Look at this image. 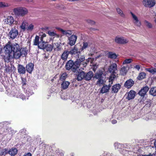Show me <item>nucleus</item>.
Returning a JSON list of instances; mask_svg holds the SVG:
<instances>
[{
    "label": "nucleus",
    "instance_id": "4468645a",
    "mask_svg": "<svg viewBox=\"0 0 156 156\" xmlns=\"http://www.w3.org/2000/svg\"><path fill=\"white\" fill-rule=\"evenodd\" d=\"M69 52L72 55H76L77 56H78L80 53V51H78V48L76 45L74 46L73 48H72L70 51H69Z\"/></svg>",
    "mask_w": 156,
    "mask_h": 156
},
{
    "label": "nucleus",
    "instance_id": "c756f323",
    "mask_svg": "<svg viewBox=\"0 0 156 156\" xmlns=\"http://www.w3.org/2000/svg\"><path fill=\"white\" fill-rule=\"evenodd\" d=\"M27 50L25 48H20V57L21 56L24 57L27 54Z\"/></svg>",
    "mask_w": 156,
    "mask_h": 156
},
{
    "label": "nucleus",
    "instance_id": "c85d7f7f",
    "mask_svg": "<svg viewBox=\"0 0 156 156\" xmlns=\"http://www.w3.org/2000/svg\"><path fill=\"white\" fill-rule=\"evenodd\" d=\"M28 26V23L26 20H23L20 26V28L23 31H24L27 29L26 27Z\"/></svg>",
    "mask_w": 156,
    "mask_h": 156
},
{
    "label": "nucleus",
    "instance_id": "69168bd1",
    "mask_svg": "<svg viewBox=\"0 0 156 156\" xmlns=\"http://www.w3.org/2000/svg\"><path fill=\"white\" fill-rule=\"evenodd\" d=\"M154 66L156 68V63H155L154 65Z\"/></svg>",
    "mask_w": 156,
    "mask_h": 156
},
{
    "label": "nucleus",
    "instance_id": "a19ab883",
    "mask_svg": "<svg viewBox=\"0 0 156 156\" xmlns=\"http://www.w3.org/2000/svg\"><path fill=\"white\" fill-rule=\"evenodd\" d=\"M9 6V4L3 2H0V8H4L8 7Z\"/></svg>",
    "mask_w": 156,
    "mask_h": 156
},
{
    "label": "nucleus",
    "instance_id": "603ef678",
    "mask_svg": "<svg viewBox=\"0 0 156 156\" xmlns=\"http://www.w3.org/2000/svg\"><path fill=\"white\" fill-rule=\"evenodd\" d=\"M134 68H136V69H137L138 70H139L140 69V66L138 65H136L135 67Z\"/></svg>",
    "mask_w": 156,
    "mask_h": 156
},
{
    "label": "nucleus",
    "instance_id": "f3484780",
    "mask_svg": "<svg viewBox=\"0 0 156 156\" xmlns=\"http://www.w3.org/2000/svg\"><path fill=\"white\" fill-rule=\"evenodd\" d=\"M148 87L146 86L142 88L138 92V94L141 96L144 97L149 90Z\"/></svg>",
    "mask_w": 156,
    "mask_h": 156
},
{
    "label": "nucleus",
    "instance_id": "3c124183",
    "mask_svg": "<svg viewBox=\"0 0 156 156\" xmlns=\"http://www.w3.org/2000/svg\"><path fill=\"white\" fill-rule=\"evenodd\" d=\"M112 154L108 153H104L103 154V156H112Z\"/></svg>",
    "mask_w": 156,
    "mask_h": 156
},
{
    "label": "nucleus",
    "instance_id": "412c9836",
    "mask_svg": "<svg viewBox=\"0 0 156 156\" xmlns=\"http://www.w3.org/2000/svg\"><path fill=\"white\" fill-rule=\"evenodd\" d=\"M93 76V73L91 71H89L87 73H85L84 80L87 81L90 80L91 79Z\"/></svg>",
    "mask_w": 156,
    "mask_h": 156
},
{
    "label": "nucleus",
    "instance_id": "393cba45",
    "mask_svg": "<svg viewBox=\"0 0 156 156\" xmlns=\"http://www.w3.org/2000/svg\"><path fill=\"white\" fill-rule=\"evenodd\" d=\"M77 56L78 57V58L76 61V63L78 66L79 67L80 63L84 60L85 57L84 55H81L80 57L79 55Z\"/></svg>",
    "mask_w": 156,
    "mask_h": 156
},
{
    "label": "nucleus",
    "instance_id": "473e14b6",
    "mask_svg": "<svg viewBox=\"0 0 156 156\" xmlns=\"http://www.w3.org/2000/svg\"><path fill=\"white\" fill-rule=\"evenodd\" d=\"M127 72V67L125 66L122 67L120 70V74L121 75H125Z\"/></svg>",
    "mask_w": 156,
    "mask_h": 156
},
{
    "label": "nucleus",
    "instance_id": "4be33fe9",
    "mask_svg": "<svg viewBox=\"0 0 156 156\" xmlns=\"http://www.w3.org/2000/svg\"><path fill=\"white\" fill-rule=\"evenodd\" d=\"M134 81L131 79L126 81L125 83L124 86L128 88H130L134 84Z\"/></svg>",
    "mask_w": 156,
    "mask_h": 156
},
{
    "label": "nucleus",
    "instance_id": "4c0bfd02",
    "mask_svg": "<svg viewBox=\"0 0 156 156\" xmlns=\"http://www.w3.org/2000/svg\"><path fill=\"white\" fill-rule=\"evenodd\" d=\"M40 37L38 36H36L34 40V44L35 45H38L39 44L40 41H39Z\"/></svg>",
    "mask_w": 156,
    "mask_h": 156
},
{
    "label": "nucleus",
    "instance_id": "338daca9",
    "mask_svg": "<svg viewBox=\"0 0 156 156\" xmlns=\"http://www.w3.org/2000/svg\"><path fill=\"white\" fill-rule=\"evenodd\" d=\"M86 61L87 62H88L89 61H87V60H86Z\"/></svg>",
    "mask_w": 156,
    "mask_h": 156
},
{
    "label": "nucleus",
    "instance_id": "7c9ffc66",
    "mask_svg": "<svg viewBox=\"0 0 156 156\" xmlns=\"http://www.w3.org/2000/svg\"><path fill=\"white\" fill-rule=\"evenodd\" d=\"M70 84V83L67 81L63 82L61 84V87L63 89H66Z\"/></svg>",
    "mask_w": 156,
    "mask_h": 156
},
{
    "label": "nucleus",
    "instance_id": "2eb2a0df",
    "mask_svg": "<svg viewBox=\"0 0 156 156\" xmlns=\"http://www.w3.org/2000/svg\"><path fill=\"white\" fill-rule=\"evenodd\" d=\"M85 73L83 71H80L76 74V79L78 81H81L83 79L84 80Z\"/></svg>",
    "mask_w": 156,
    "mask_h": 156
},
{
    "label": "nucleus",
    "instance_id": "8fccbe9b",
    "mask_svg": "<svg viewBox=\"0 0 156 156\" xmlns=\"http://www.w3.org/2000/svg\"><path fill=\"white\" fill-rule=\"evenodd\" d=\"M46 37V34H43L40 37V40L42 41L43 40V38Z\"/></svg>",
    "mask_w": 156,
    "mask_h": 156
},
{
    "label": "nucleus",
    "instance_id": "39448f33",
    "mask_svg": "<svg viewBox=\"0 0 156 156\" xmlns=\"http://www.w3.org/2000/svg\"><path fill=\"white\" fill-rule=\"evenodd\" d=\"M29 90H26L27 96L22 94L19 91L17 90H15L14 91V93L12 94L14 97L17 98H20L23 100H25L26 98L27 99V97H29L32 94V92H30Z\"/></svg>",
    "mask_w": 156,
    "mask_h": 156
},
{
    "label": "nucleus",
    "instance_id": "c03bdc74",
    "mask_svg": "<svg viewBox=\"0 0 156 156\" xmlns=\"http://www.w3.org/2000/svg\"><path fill=\"white\" fill-rule=\"evenodd\" d=\"M34 28V25L32 24H31L27 27L26 29L29 31H32Z\"/></svg>",
    "mask_w": 156,
    "mask_h": 156
},
{
    "label": "nucleus",
    "instance_id": "20e7f679",
    "mask_svg": "<svg viewBox=\"0 0 156 156\" xmlns=\"http://www.w3.org/2000/svg\"><path fill=\"white\" fill-rule=\"evenodd\" d=\"M78 66L72 60H69L65 66L66 69L68 70L71 69L73 72H75L79 68Z\"/></svg>",
    "mask_w": 156,
    "mask_h": 156
},
{
    "label": "nucleus",
    "instance_id": "aec40b11",
    "mask_svg": "<svg viewBox=\"0 0 156 156\" xmlns=\"http://www.w3.org/2000/svg\"><path fill=\"white\" fill-rule=\"evenodd\" d=\"M121 85L119 84H116L113 85L111 89V92L113 93H116L121 88Z\"/></svg>",
    "mask_w": 156,
    "mask_h": 156
},
{
    "label": "nucleus",
    "instance_id": "6ab92c4d",
    "mask_svg": "<svg viewBox=\"0 0 156 156\" xmlns=\"http://www.w3.org/2000/svg\"><path fill=\"white\" fill-rule=\"evenodd\" d=\"M56 29L61 32L64 35H66V36L69 37V36L72 34L71 31L69 30H65L59 27H56Z\"/></svg>",
    "mask_w": 156,
    "mask_h": 156
},
{
    "label": "nucleus",
    "instance_id": "ddd939ff",
    "mask_svg": "<svg viewBox=\"0 0 156 156\" xmlns=\"http://www.w3.org/2000/svg\"><path fill=\"white\" fill-rule=\"evenodd\" d=\"M77 36L75 35H73L68 37L69 42L68 44L71 46L74 45L76 41Z\"/></svg>",
    "mask_w": 156,
    "mask_h": 156
},
{
    "label": "nucleus",
    "instance_id": "5701e85b",
    "mask_svg": "<svg viewBox=\"0 0 156 156\" xmlns=\"http://www.w3.org/2000/svg\"><path fill=\"white\" fill-rule=\"evenodd\" d=\"M18 70L19 73L20 74H24L26 71L25 67L21 65H19L18 67Z\"/></svg>",
    "mask_w": 156,
    "mask_h": 156
},
{
    "label": "nucleus",
    "instance_id": "4d7b16f0",
    "mask_svg": "<svg viewBox=\"0 0 156 156\" xmlns=\"http://www.w3.org/2000/svg\"><path fill=\"white\" fill-rule=\"evenodd\" d=\"M87 64V62H83V67H86Z\"/></svg>",
    "mask_w": 156,
    "mask_h": 156
},
{
    "label": "nucleus",
    "instance_id": "72a5a7b5",
    "mask_svg": "<svg viewBox=\"0 0 156 156\" xmlns=\"http://www.w3.org/2000/svg\"><path fill=\"white\" fill-rule=\"evenodd\" d=\"M150 94L153 96H156V87H154L151 88L149 91Z\"/></svg>",
    "mask_w": 156,
    "mask_h": 156
},
{
    "label": "nucleus",
    "instance_id": "cd10ccee",
    "mask_svg": "<svg viewBox=\"0 0 156 156\" xmlns=\"http://www.w3.org/2000/svg\"><path fill=\"white\" fill-rule=\"evenodd\" d=\"M110 88L108 86L104 84L100 90V92L102 94L107 93L109 91Z\"/></svg>",
    "mask_w": 156,
    "mask_h": 156
},
{
    "label": "nucleus",
    "instance_id": "0eeeda50",
    "mask_svg": "<svg viewBox=\"0 0 156 156\" xmlns=\"http://www.w3.org/2000/svg\"><path fill=\"white\" fill-rule=\"evenodd\" d=\"M48 34L51 37V40L53 42L58 39H59L61 41V38L62 35L60 36L59 34L51 30L48 31Z\"/></svg>",
    "mask_w": 156,
    "mask_h": 156
},
{
    "label": "nucleus",
    "instance_id": "0e129e2a",
    "mask_svg": "<svg viewBox=\"0 0 156 156\" xmlns=\"http://www.w3.org/2000/svg\"><path fill=\"white\" fill-rule=\"evenodd\" d=\"M154 22L156 24V18H155V19L154 20Z\"/></svg>",
    "mask_w": 156,
    "mask_h": 156
},
{
    "label": "nucleus",
    "instance_id": "7ed1b4c3",
    "mask_svg": "<svg viewBox=\"0 0 156 156\" xmlns=\"http://www.w3.org/2000/svg\"><path fill=\"white\" fill-rule=\"evenodd\" d=\"M117 71V66L116 63H113L111 64L108 68V71L111 73L110 76V80L115 79L118 76V74L116 71Z\"/></svg>",
    "mask_w": 156,
    "mask_h": 156
},
{
    "label": "nucleus",
    "instance_id": "79ce46f5",
    "mask_svg": "<svg viewBox=\"0 0 156 156\" xmlns=\"http://www.w3.org/2000/svg\"><path fill=\"white\" fill-rule=\"evenodd\" d=\"M67 77V74L66 73H63L60 77L61 80L63 81L65 80Z\"/></svg>",
    "mask_w": 156,
    "mask_h": 156
},
{
    "label": "nucleus",
    "instance_id": "c9c22d12",
    "mask_svg": "<svg viewBox=\"0 0 156 156\" xmlns=\"http://www.w3.org/2000/svg\"><path fill=\"white\" fill-rule=\"evenodd\" d=\"M146 75V73L144 72H141L139 73L137 77V79L138 80H140L145 78Z\"/></svg>",
    "mask_w": 156,
    "mask_h": 156
},
{
    "label": "nucleus",
    "instance_id": "bf43d9fd",
    "mask_svg": "<svg viewBox=\"0 0 156 156\" xmlns=\"http://www.w3.org/2000/svg\"><path fill=\"white\" fill-rule=\"evenodd\" d=\"M90 30H97V29L95 28H90Z\"/></svg>",
    "mask_w": 156,
    "mask_h": 156
},
{
    "label": "nucleus",
    "instance_id": "f8f14e48",
    "mask_svg": "<svg viewBox=\"0 0 156 156\" xmlns=\"http://www.w3.org/2000/svg\"><path fill=\"white\" fill-rule=\"evenodd\" d=\"M130 14L133 19V22L134 24L137 26L140 27L141 25V23L138 19L137 17L131 12H130Z\"/></svg>",
    "mask_w": 156,
    "mask_h": 156
},
{
    "label": "nucleus",
    "instance_id": "a211bd4d",
    "mask_svg": "<svg viewBox=\"0 0 156 156\" xmlns=\"http://www.w3.org/2000/svg\"><path fill=\"white\" fill-rule=\"evenodd\" d=\"M136 94V92L133 90H131L129 92L126 93V95L127 96L126 98L129 100L133 99Z\"/></svg>",
    "mask_w": 156,
    "mask_h": 156
},
{
    "label": "nucleus",
    "instance_id": "680f3d73",
    "mask_svg": "<svg viewBox=\"0 0 156 156\" xmlns=\"http://www.w3.org/2000/svg\"><path fill=\"white\" fill-rule=\"evenodd\" d=\"M28 2H32L33 1V0H26Z\"/></svg>",
    "mask_w": 156,
    "mask_h": 156
},
{
    "label": "nucleus",
    "instance_id": "09e8293b",
    "mask_svg": "<svg viewBox=\"0 0 156 156\" xmlns=\"http://www.w3.org/2000/svg\"><path fill=\"white\" fill-rule=\"evenodd\" d=\"M87 22L89 23L91 25H93L94 24L95 22L91 20H87Z\"/></svg>",
    "mask_w": 156,
    "mask_h": 156
},
{
    "label": "nucleus",
    "instance_id": "423d86ee",
    "mask_svg": "<svg viewBox=\"0 0 156 156\" xmlns=\"http://www.w3.org/2000/svg\"><path fill=\"white\" fill-rule=\"evenodd\" d=\"M14 12L15 14L18 16H23L28 13L27 10L25 8L20 7L14 9Z\"/></svg>",
    "mask_w": 156,
    "mask_h": 156
},
{
    "label": "nucleus",
    "instance_id": "13d9d810",
    "mask_svg": "<svg viewBox=\"0 0 156 156\" xmlns=\"http://www.w3.org/2000/svg\"><path fill=\"white\" fill-rule=\"evenodd\" d=\"M26 83L25 82H23L22 83L23 87V88H24L23 87H24V86H25L26 85Z\"/></svg>",
    "mask_w": 156,
    "mask_h": 156
},
{
    "label": "nucleus",
    "instance_id": "37998d69",
    "mask_svg": "<svg viewBox=\"0 0 156 156\" xmlns=\"http://www.w3.org/2000/svg\"><path fill=\"white\" fill-rule=\"evenodd\" d=\"M144 23L148 28H151L152 27V24L147 20L144 21Z\"/></svg>",
    "mask_w": 156,
    "mask_h": 156
},
{
    "label": "nucleus",
    "instance_id": "f704fd0d",
    "mask_svg": "<svg viewBox=\"0 0 156 156\" xmlns=\"http://www.w3.org/2000/svg\"><path fill=\"white\" fill-rule=\"evenodd\" d=\"M108 56L109 58L115 59L116 58L117 55L115 53L110 52L108 54Z\"/></svg>",
    "mask_w": 156,
    "mask_h": 156
},
{
    "label": "nucleus",
    "instance_id": "1a4fd4ad",
    "mask_svg": "<svg viewBox=\"0 0 156 156\" xmlns=\"http://www.w3.org/2000/svg\"><path fill=\"white\" fill-rule=\"evenodd\" d=\"M18 150L16 148H12L10 149L9 151L5 150V151L3 152L2 155H4L6 154H9L11 156H15L17 153Z\"/></svg>",
    "mask_w": 156,
    "mask_h": 156
},
{
    "label": "nucleus",
    "instance_id": "f03ea898",
    "mask_svg": "<svg viewBox=\"0 0 156 156\" xmlns=\"http://www.w3.org/2000/svg\"><path fill=\"white\" fill-rule=\"evenodd\" d=\"M93 78L97 80L96 84L99 86L103 85L105 82V75L102 71L96 73L94 74Z\"/></svg>",
    "mask_w": 156,
    "mask_h": 156
},
{
    "label": "nucleus",
    "instance_id": "a878e982",
    "mask_svg": "<svg viewBox=\"0 0 156 156\" xmlns=\"http://www.w3.org/2000/svg\"><path fill=\"white\" fill-rule=\"evenodd\" d=\"M34 67V64L31 63H29L26 66L27 70L29 73H31L33 70Z\"/></svg>",
    "mask_w": 156,
    "mask_h": 156
},
{
    "label": "nucleus",
    "instance_id": "f257e3e1",
    "mask_svg": "<svg viewBox=\"0 0 156 156\" xmlns=\"http://www.w3.org/2000/svg\"><path fill=\"white\" fill-rule=\"evenodd\" d=\"M20 46L17 43L7 44L4 48L5 55L4 57L5 62H9L10 59H18L20 58Z\"/></svg>",
    "mask_w": 156,
    "mask_h": 156
},
{
    "label": "nucleus",
    "instance_id": "774afa93",
    "mask_svg": "<svg viewBox=\"0 0 156 156\" xmlns=\"http://www.w3.org/2000/svg\"><path fill=\"white\" fill-rule=\"evenodd\" d=\"M142 156H147V155H142Z\"/></svg>",
    "mask_w": 156,
    "mask_h": 156
},
{
    "label": "nucleus",
    "instance_id": "49530a36",
    "mask_svg": "<svg viewBox=\"0 0 156 156\" xmlns=\"http://www.w3.org/2000/svg\"><path fill=\"white\" fill-rule=\"evenodd\" d=\"M132 60L131 58L127 59L125 60L123 62V64H128L132 62Z\"/></svg>",
    "mask_w": 156,
    "mask_h": 156
},
{
    "label": "nucleus",
    "instance_id": "9b49d317",
    "mask_svg": "<svg viewBox=\"0 0 156 156\" xmlns=\"http://www.w3.org/2000/svg\"><path fill=\"white\" fill-rule=\"evenodd\" d=\"M115 41L117 43L124 44L128 42V40L124 37H116L115 39Z\"/></svg>",
    "mask_w": 156,
    "mask_h": 156
},
{
    "label": "nucleus",
    "instance_id": "2f4dec72",
    "mask_svg": "<svg viewBox=\"0 0 156 156\" xmlns=\"http://www.w3.org/2000/svg\"><path fill=\"white\" fill-rule=\"evenodd\" d=\"M90 46V44L88 42H83V46L81 48V51L86 49Z\"/></svg>",
    "mask_w": 156,
    "mask_h": 156
},
{
    "label": "nucleus",
    "instance_id": "a18cd8bd",
    "mask_svg": "<svg viewBox=\"0 0 156 156\" xmlns=\"http://www.w3.org/2000/svg\"><path fill=\"white\" fill-rule=\"evenodd\" d=\"M114 145L115 149L121 148L122 147V145L119 143H115Z\"/></svg>",
    "mask_w": 156,
    "mask_h": 156
},
{
    "label": "nucleus",
    "instance_id": "6e6552de",
    "mask_svg": "<svg viewBox=\"0 0 156 156\" xmlns=\"http://www.w3.org/2000/svg\"><path fill=\"white\" fill-rule=\"evenodd\" d=\"M143 4L145 7L150 8L155 5V2L154 0H144Z\"/></svg>",
    "mask_w": 156,
    "mask_h": 156
},
{
    "label": "nucleus",
    "instance_id": "5fc2aeb1",
    "mask_svg": "<svg viewBox=\"0 0 156 156\" xmlns=\"http://www.w3.org/2000/svg\"><path fill=\"white\" fill-rule=\"evenodd\" d=\"M57 50H58V51H59L61 49V47H60V45H58V43H57Z\"/></svg>",
    "mask_w": 156,
    "mask_h": 156
},
{
    "label": "nucleus",
    "instance_id": "864d4df0",
    "mask_svg": "<svg viewBox=\"0 0 156 156\" xmlns=\"http://www.w3.org/2000/svg\"><path fill=\"white\" fill-rule=\"evenodd\" d=\"M23 156H32V155L30 153H28L24 155Z\"/></svg>",
    "mask_w": 156,
    "mask_h": 156
},
{
    "label": "nucleus",
    "instance_id": "9d476101",
    "mask_svg": "<svg viewBox=\"0 0 156 156\" xmlns=\"http://www.w3.org/2000/svg\"><path fill=\"white\" fill-rule=\"evenodd\" d=\"M18 31L16 28H12L9 33V36L11 38L14 39L18 35Z\"/></svg>",
    "mask_w": 156,
    "mask_h": 156
},
{
    "label": "nucleus",
    "instance_id": "052dcab7",
    "mask_svg": "<svg viewBox=\"0 0 156 156\" xmlns=\"http://www.w3.org/2000/svg\"><path fill=\"white\" fill-rule=\"evenodd\" d=\"M2 51V49L1 47V46H0V54L1 53Z\"/></svg>",
    "mask_w": 156,
    "mask_h": 156
},
{
    "label": "nucleus",
    "instance_id": "58836bf2",
    "mask_svg": "<svg viewBox=\"0 0 156 156\" xmlns=\"http://www.w3.org/2000/svg\"><path fill=\"white\" fill-rule=\"evenodd\" d=\"M116 10L118 13L122 17H124L125 15L123 13L122 11L119 8H117Z\"/></svg>",
    "mask_w": 156,
    "mask_h": 156
},
{
    "label": "nucleus",
    "instance_id": "de8ad7c7",
    "mask_svg": "<svg viewBox=\"0 0 156 156\" xmlns=\"http://www.w3.org/2000/svg\"><path fill=\"white\" fill-rule=\"evenodd\" d=\"M114 79H112V80H110V77L109 78V83L108 86L110 88L111 87L112 85V84L113 81L114 80Z\"/></svg>",
    "mask_w": 156,
    "mask_h": 156
},
{
    "label": "nucleus",
    "instance_id": "dca6fc26",
    "mask_svg": "<svg viewBox=\"0 0 156 156\" xmlns=\"http://www.w3.org/2000/svg\"><path fill=\"white\" fill-rule=\"evenodd\" d=\"M4 21L5 23L10 25H12L14 22L13 18L11 16H8Z\"/></svg>",
    "mask_w": 156,
    "mask_h": 156
},
{
    "label": "nucleus",
    "instance_id": "e433bc0d",
    "mask_svg": "<svg viewBox=\"0 0 156 156\" xmlns=\"http://www.w3.org/2000/svg\"><path fill=\"white\" fill-rule=\"evenodd\" d=\"M146 70L147 71L149 72L152 74H154L155 73H156V68H155L151 67L150 68H147Z\"/></svg>",
    "mask_w": 156,
    "mask_h": 156
},
{
    "label": "nucleus",
    "instance_id": "6e6d98bb",
    "mask_svg": "<svg viewBox=\"0 0 156 156\" xmlns=\"http://www.w3.org/2000/svg\"><path fill=\"white\" fill-rule=\"evenodd\" d=\"M117 122V121L116 120H113L112 121V123L113 124H115Z\"/></svg>",
    "mask_w": 156,
    "mask_h": 156
},
{
    "label": "nucleus",
    "instance_id": "ea45409f",
    "mask_svg": "<svg viewBox=\"0 0 156 156\" xmlns=\"http://www.w3.org/2000/svg\"><path fill=\"white\" fill-rule=\"evenodd\" d=\"M47 51H51L53 48V46L51 44H47V45L45 48Z\"/></svg>",
    "mask_w": 156,
    "mask_h": 156
},
{
    "label": "nucleus",
    "instance_id": "bb28decb",
    "mask_svg": "<svg viewBox=\"0 0 156 156\" xmlns=\"http://www.w3.org/2000/svg\"><path fill=\"white\" fill-rule=\"evenodd\" d=\"M47 44V42L44 41L43 40L42 41L40 40L39 44L38 45V47L40 49H44L46 48Z\"/></svg>",
    "mask_w": 156,
    "mask_h": 156
},
{
    "label": "nucleus",
    "instance_id": "e2e57ef3",
    "mask_svg": "<svg viewBox=\"0 0 156 156\" xmlns=\"http://www.w3.org/2000/svg\"><path fill=\"white\" fill-rule=\"evenodd\" d=\"M147 156H154L153 155L151 154H149L147 155Z\"/></svg>",
    "mask_w": 156,
    "mask_h": 156
},
{
    "label": "nucleus",
    "instance_id": "b1692460",
    "mask_svg": "<svg viewBox=\"0 0 156 156\" xmlns=\"http://www.w3.org/2000/svg\"><path fill=\"white\" fill-rule=\"evenodd\" d=\"M69 54V51L66 50L62 54L61 56V58L63 60L66 61Z\"/></svg>",
    "mask_w": 156,
    "mask_h": 156
}]
</instances>
